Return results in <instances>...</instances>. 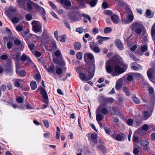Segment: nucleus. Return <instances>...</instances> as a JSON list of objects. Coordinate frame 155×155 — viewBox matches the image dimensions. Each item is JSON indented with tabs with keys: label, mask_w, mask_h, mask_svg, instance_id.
Segmentation results:
<instances>
[{
	"label": "nucleus",
	"mask_w": 155,
	"mask_h": 155,
	"mask_svg": "<svg viewBox=\"0 0 155 155\" xmlns=\"http://www.w3.org/2000/svg\"><path fill=\"white\" fill-rule=\"evenodd\" d=\"M70 19L72 21L74 22L81 20V17L80 14H77L71 17Z\"/></svg>",
	"instance_id": "nucleus-8"
},
{
	"label": "nucleus",
	"mask_w": 155,
	"mask_h": 155,
	"mask_svg": "<svg viewBox=\"0 0 155 155\" xmlns=\"http://www.w3.org/2000/svg\"><path fill=\"white\" fill-rule=\"evenodd\" d=\"M131 69L132 70L135 71H138L139 69H141L142 68V67L140 64H137V66L132 65L131 67Z\"/></svg>",
	"instance_id": "nucleus-30"
},
{
	"label": "nucleus",
	"mask_w": 155,
	"mask_h": 155,
	"mask_svg": "<svg viewBox=\"0 0 155 155\" xmlns=\"http://www.w3.org/2000/svg\"><path fill=\"white\" fill-rule=\"evenodd\" d=\"M96 44L94 42H90L89 47L92 50L94 48V47L96 46Z\"/></svg>",
	"instance_id": "nucleus-42"
},
{
	"label": "nucleus",
	"mask_w": 155,
	"mask_h": 155,
	"mask_svg": "<svg viewBox=\"0 0 155 155\" xmlns=\"http://www.w3.org/2000/svg\"><path fill=\"white\" fill-rule=\"evenodd\" d=\"M79 77L80 79L83 81H87L86 74L83 72H80L79 73Z\"/></svg>",
	"instance_id": "nucleus-23"
},
{
	"label": "nucleus",
	"mask_w": 155,
	"mask_h": 155,
	"mask_svg": "<svg viewBox=\"0 0 155 155\" xmlns=\"http://www.w3.org/2000/svg\"><path fill=\"white\" fill-rule=\"evenodd\" d=\"M133 123V121L131 119H130L127 121V123L129 125L131 126Z\"/></svg>",
	"instance_id": "nucleus-62"
},
{
	"label": "nucleus",
	"mask_w": 155,
	"mask_h": 155,
	"mask_svg": "<svg viewBox=\"0 0 155 155\" xmlns=\"http://www.w3.org/2000/svg\"><path fill=\"white\" fill-rule=\"evenodd\" d=\"M63 21L65 25V26L67 28L70 29L71 28V27L69 23L66 20H64Z\"/></svg>",
	"instance_id": "nucleus-58"
},
{
	"label": "nucleus",
	"mask_w": 155,
	"mask_h": 155,
	"mask_svg": "<svg viewBox=\"0 0 155 155\" xmlns=\"http://www.w3.org/2000/svg\"><path fill=\"white\" fill-rule=\"evenodd\" d=\"M81 47V45L79 42H76L74 44V48L76 50H79L80 49Z\"/></svg>",
	"instance_id": "nucleus-27"
},
{
	"label": "nucleus",
	"mask_w": 155,
	"mask_h": 155,
	"mask_svg": "<svg viewBox=\"0 0 155 155\" xmlns=\"http://www.w3.org/2000/svg\"><path fill=\"white\" fill-rule=\"evenodd\" d=\"M62 73V69L60 68H57L56 71V74L59 75L61 74Z\"/></svg>",
	"instance_id": "nucleus-50"
},
{
	"label": "nucleus",
	"mask_w": 155,
	"mask_h": 155,
	"mask_svg": "<svg viewBox=\"0 0 155 155\" xmlns=\"http://www.w3.org/2000/svg\"><path fill=\"white\" fill-rule=\"evenodd\" d=\"M143 25L137 22L133 23L131 25L130 28L133 31H134L137 34H140L142 32Z\"/></svg>",
	"instance_id": "nucleus-3"
},
{
	"label": "nucleus",
	"mask_w": 155,
	"mask_h": 155,
	"mask_svg": "<svg viewBox=\"0 0 155 155\" xmlns=\"http://www.w3.org/2000/svg\"><path fill=\"white\" fill-rule=\"evenodd\" d=\"M111 136L113 138L119 141L123 140L126 137L124 134L122 133L117 134H113Z\"/></svg>",
	"instance_id": "nucleus-7"
},
{
	"label": "nucleus",
	"mask_w": 155,
	"mask_h": 155,
	"mask_svg": "<svg viewBox=\"0 0 155 155\" xmlns=\"http://www.w3.org/2000/svg\"><path fill=\"white\" fill-rule=\"evenodd\" d=\"M28 0H18L17 2L20 5H25V1Z\"/></svg>",
	"instance_id": "nucleus-38"
},
{
	"label": "nucleus",
	"mask_w": 155,
	"mask_h": 155,
	"mask_svg": "<svg viewBox=\"0 0 155 155\" xmlns=\"http://www.w3.org/2000/svg\"><path fill=\"white\" fill-rule=\"evenodd\" d=\"M99 108H97L96 110V119L98 122L101 121L103 117V116L100 113Z\"/></svg>",
	"instance_id": "nucleus-9"
},
{
	"label": "nucleus",
	"mask_w": 155,
	"mask_h": 155,
	"mask_svg": "<svg viewBox=\"0 0 155 155\" xmlns=\"http://www.w3.org/2000/svg\"><path fill=\"white\" fill-rule=\"evenodd\" d=\"M123 91L125 93L127 96H129L130 95V93L129 91L128 88L126 87H124L123 88Z\"/></svg>",
	"instance_id": "nucleus-33"
},
{
	"label": "nucleus",
	"mask_w": 155,
	"mask_h": 155,
	"mask_svg": "<svg viewBox=\"0 0 155 155\" xmlns=\"http://www.w3.org/2000/svg\"><path fill=\"white\" fill-rule=\"evenodd\" d=\"M153 72V70L151 68L149 69L147 71V76L149 79L153 82V81L152 80L153 77L152 74Z\"/></svg>",
	"instance_id": "nucleus-18"
},
{
	"label": "nucleus",
	"mask_w": 155,
	"mask_h": 155,
	"mask_svg": "<svg viewBox=\"0 0 155 155\" xmlns=\"http://www.w3.org/2000/svg\"><path fill=\"white\" fill-rule=\"evenodd\" d=\"M98 150L102 153H104L106 152L105 147L102 145H99L97 146Z\"/></svg>",
	"instance_id": "nucleus-22"
},
{
	"label": "nucleus",
	"mask_w": 155,
	"mask_h": 155,
	"mask_svg": "<svg viewBox=\"0 0 155 155\" xmlns=\"http://www.w3.org/2000/svg\"><path fill=\"white\" fill-rule=\"evenodd\" d=\"M116 62H117V64H116V65H118L115 66L114 68V71L112 73V76H113L118 75L125 71V70L123 68L120 67L119 66V65H122L124 68H127V65L124 64L118 60H116Z\"/></svg>",
	"instance_id": "nucleus-1"
},
{
	"label": "nucleus",
	"mask_w": 155,
	"mask_h": 155,
	"mask_svg": "<svg viewBox=\"0 0 155 155\" xmlns=\"http://www.w3.org/2000/svg\"><path fill=\"white\" fill-rule=\"evenodd\" d=\"M21 61H28V62L29 63H32V61L30 58L27 55L25 54H23L21 58Z\"/></svg>",
	"instance_id": "nucleus-10"
},
{
	"label": "nucleus",
	"mask_w": 155,
	"mask_h": 155,
	"mask_svg": "<svg viewBox=\"0 0 155 155\" xmlns=\"http://www.w3.org/2000/svg\"><path fill=\"white\" fill-rule=\"evenodd\" d=\"M66 38V36L65 35H62L59 36L58 38H57V40L58 41H60L61 42H64L65 41V39Z\"/></svg>",
	"instance_id": "nucleus-28"
},
{
	"label": "nucleus",
	"mask_w": 155,
	"mask_h": 155,
	"mask_svg": "<svg viewBox=\"0 0 155 155\" xmlns=\"http://www.w3.org/2000/svg\"><path fill=\"white\" fill-rule=\"evenodd\" d=\"M133 77L132 75L129 74L127 78V80L128 81H131L133 80Z\"/></svg>",
	"instance_id": "nucleus-59"
},
{
	"label": "nucleus",
	"mask_w": 155,
	"mask_h": 155,
	"mask_svg": "<svg viewBox=\"0 0 155 155\" xmlns=\"http://www.w3.org/2000/svg\"><path fill=\"white\" fill-rule=\"evenodd\" d=\"M30 86L32 90H35L37 87V85L36 82L33 81H31L30 82Z\"/></svg>",
	"instance_id": "nucleus-29"
},
{
	"label": "nucleus",
	"mask_w": 155,
	"mask_h": 155,
	"mask_svg": "<svg viewBox=\"0 0 155 155\" xmlns=\"http://www.w3.org/2000/svg\"><path fill=\"white\" fill-rule=\"evenodd\" d=\"M143 116L144 119L147 120L150 117V115L148 111H145L143 113Z\"/></svg>",
	"instance_id": "nucleus-35"
},
{
	"label": "nucleus",
	"mask_w": 155,
	"mask_h": 155,
	"mask_svg": "<svg viewBox=\"0 0 155 155\" xmlns=\"http://www.w3.org/2000/svg\"><path fill=\"white\" fill-rule=\"evenodd\" d=\"M95 53H98L100 51V49L97 46L94 47V48L92 50Z\"/></svg>",
	"instance_id": "nucleus-52"
},
{
	"label": "nucleus",
	"mask_w": 155,
	"mask_h": 155,
	"mask_svg": "<svg viewBox=\"0 0 155 155\" xmlns=\"http://www.w3.org/2000/svg\"><path fill=\"white\" fill-rule=\"evenodd\" d=\"M32 6L37 9V8L39 7V5L34 3L31 0H28L27 3V8L28 10H31L32 8Z\"/></svg>",
	"instance_id": "nucleus-6"
},
{
	"label": "nucleus",
	"mask_w": 155,
	"mask_h": 155,
	"mask_svg": "<svg viewBox=\"0 0 155 155\" xmlns=\"http://www.w3.org/2000/svg\"><path fill=\"white\" fill-rule=\"evenodd\" d=\"M106 69L107 72L108 73H113V68L107 62L106 63Z\"/></svg>",
	"instance_id": "nucleus-16"
},
{
	"label": "nucleus",
	"mask_w": 155,
	"mask_h": 155,
	"mask_svg": "<svg viewBox=\"0 0 155 155\" xmlns=\"http://www.w3.org/2000/svg\"><path fill=\"white\" fill-rule=\"evenodd\" d=\"M16 29L18 31L20 32L22 31L23 28L21 26H18L16 27Z\"/></svg>",
	"instance_id": "nucleus-63"
},
{
	"label": "nucleus",
	"mask_w": 155,
	"mask_h": 155,
	"mask_svg": "<svg viewBox=\"0 0 155 155\" xmlns=\"http://www.w3.org/2000/svg\"><path fill=\"white\" fill-rule=\"evenodd\" d=\"M77 58L78 60H80L82 58V53L81 52L78 53L76 55Z\"/></svg>",
	"instance_id": "nucleus-43"
},
{
	"label": "nucleus",
	"mask_w": 155,
	"mask_h": 155,
	"mask_svg": "<svg viewBox=\"0 0 155 155\" xmlns=\"http://www.w3.org/2000/svg\"><path fill=\"white\" fill-rule=\"evenodd\" d=\"M6 45L7 48L9 49H10L12 46V44L11 42L9 41L7 43Z\"/></svg>",
	"instance_id": "nucleus-60"
},
{
	"label": "nucleus",
	"mask_w": 155,
	"mask_h": 155,
	"mask_svg": "<svg viewBox=\"0 0 155 155\" xmlns=\"http://www.w3.org/2000/svg\"><path fill=\"white\" fill-rule=\"evenodd\" d=\"M84 59L85 61L86 60L89 59L90 60H92L94 59V56L92 54L88 53H86L84 55Z\"/></svg>",
	"instance_id": "nucleus-14"
},
{
	"label": "nucleus",
	"mask_w": 155,
	"mask_h": 155,
	"mask_svg": "<svg viewBox=\"0 0 155 155\" xmlns=\"http://www.w3.org/2000/svg\"><path fill=\"white\" fill-rule=\"evenodd\" d=\"M149 129L148 125L144 124L143 125L141 129L144 131H147Z\"/></svg>",
	"instance_id": "nucleus-40"
},
{
	"label": "nucleus",
	"mask_w": 155,
	"mask_h": 155,
	"mask_svg": "<svg viewBox=\"0 0 155 155\" xmlns=\"http://www.w3.org/2000/svg\"><path fill=\"white\" fill-rule=\"evenodd\" d=\"M19 75L21 77H23L25 76L26 75V74L25 71L23 70H20L19 73Z\"/></svg>",
	"instance_id": "nucleus-41"
},
{
	"label": "nucleus",
	"mask_w": 155,
	"mask_h": 155,
	"mask_svg": "<svg viewBox=\"0 0 155 155\" xmlns=\"http://www.w3.org/2000/svg\"><path fill=\"white\" fill-rule=\"evenodd\" d=\"M82 15L83 17L85 18L83 19V21L84 22L87 23V19H88V20L91 22V18L87 14H83Z\"/></svg>",
	"instance_id": "nucleus-25"
},
{
	"label": "nucleus",
	"mask_w": 155,
	"mask_h": 155,
	"mask_svg": "<svg viewBox=\"0 0 155 155\" xmlns=\"http://www.w3.org/2000/svg\"><path fill=\"white\" fill-rule=\"evenodd\" d=\"M114 99L112 97L108 98L105 97L104 99V101L105 103H112L113 102Z\"/></svg>",
	"instance_id": "nucleus-31"
},
{
	"label": "nucleus",
	"mask_w": 155,
	"mask_h": 155,
	"mask_svg": "<svg viewBox=\"0 0 155 155\" xmlns=\"http://www.w3.org/2000/svg\"><path fill=\"white\" fill-rule=\"evenodd\" d=\"M147 46L144 45L141 47V50L142 52H144L147 51Z\"/></svg>",
	"instance_id": "nucleus-54"
},
{
	"label": "nucleus",
	"mask_w": 155,
	"mask_h": 155,
	"mask_svg": "<svg viewBox=\"0 0 155 155\" xmlns=\"http://www.w3.org/2000/svg\"><path fill=\"white\" fill-rule=\"evenodd\" d=\"M57 49L56 45L54 42H52L48 47V51H50L55 50Z\"/></svg>",
	"instance_id": "nucleus-11"
},
{
	"label": "nucleus",
	"mask_w": 155,
	"mask_h": 155,
	"mask_svg": "<svg viewBox=\"0 0 155 155\" xmlns=\"http://www.w3.org/2000/svg\"><path fill=\"white\" fill-rule=\"evenodd\" d=\"M27 43L31 51H32L35 49V45L33 43H31L30 41H27Z\"/></svg>",
	"instance_id": "nucleus-24"
},
{
	"label": "nucleus",
	"mask_w": 155,
	"mask_h": 155,
	"mask_svg": "<svg viewBox=\"0 0 155 155\" xmlns=\"http://www.w3.org/2000/svg\"><path fill=\"white\" fill-rule=\"evenodd\" d=\"M5 30L6 32L10 36H12V32L7 27L5 28Z\"/></svg>",
	"instance_id": "nucleus-61"
},
{
	"label": "nucleus",
	"mask_w": 155,
	"mask_h": 155,
	"mask_svg": "<svg viewBox=\"0 0 155 155\" xmlns=\"http://www.w3.org/2000/svg\"><path fill=\"white\" fill-rule=\"evenodd\" d=\"M97 39L98 40V42L100 43V44H102L103 41L104 40H107L110 39V38L107 37H102L99 35L97 36Z\"/></svg>",
	"instance_id": "nucleus-17"
},
{
	"label": "nucleus",
	"mask_w": 155,
	"mask_h": 155,
	"mask_svg": "<svg viewBox=\"0 0 155 155\" xmlns=\"http://www.w3.org/2000/svg\"><path fill=\"white\" fill-rule=\"evenodd\" d=\"M89 36H90V35H89V34L86 33V34H85V35H84V36L83 37V40L84 42L85 43H86L87 42V40H86L85 38H88L89 37Z\"/></svg>",
	"instance_id": "nucleus-44"
},
{
	"label": "nucleus",
	"mask_w": 155,
	"mask_h": 155,
	"mask_svg": "<svg viewBox=\"0 0 155 155\" xmlns=\"http://www.w3.org/2000/svg\"><path fill=\"white\" fill-rule=\"evenodd\" d=\"M61 3L67 7H69L71 5V2L69 0H61Z\"/></svg>",
	"instance_id": "nucleus-19"
},
{
	"label": "nucleus",
	"mask_w": 155,
	"mask_h": 155,
	"mask_svg": "<svg viewBox=\"0 0 155 155\" xmlns=\"http://www.w3.org/2000/svg\"><path fill=\"white\" fill-rule=\"evenodd\" d=\"M133 99L134 100V102L136 104H139L140 103V101L139 99L137 98L135 96H134L133 97Z\"/></svg>",
	"instance_id": "nucleus-36"
},
{
	"label": "nucleus",
	"mask_w": 155,
	"mask_h": 155,
	"mask_svg": "<svg viewBox=\"0 0 155 155\" xmlns=\"http://www.w3.org/2000/svg\"><path fill=\"white\" fill-rule=\"evenodd\" d=\"M115 43L117 48L119 49L120 50H122L123 49V45L120 40L119 39H117L115 41Z\"/></svg>",
	"instance_id": "nucleus-13"
},
{
	"label": "nucleus",
	"mask_w": 155,
	"mask_h": 155,
	"mask_svg": "<svg viewBox=\"0 0 155 155\" xmlns=\"http://www.w3.org/2000/svg\"><path fill=\"white\" fill-rule=\"evenodd\" d=\"M25 18L28 21H30L32 18V15L30 14H28L26 15Z\"/></svg>",
	"instance_id": "nucleus-53"
},
{
	"label": "nucleus",
	"mask_w": 155,
	"mask_h": 155,
	"mask_svg": "<svg viewBox=\"0 0 155 155\" xmlns=\"http://www.w3.org/2000/svg\"><path fill=\"white\" fill-rule=\"evenodd\" d=\"M140 144L141 146H144L146 145H148L149 142L146 140H143L140 142Z\"/></svg>",
	"instance_id": "nucleus-34"
},
{
	"label": "nucleus",
	"mask_w": 155,
	"mask_h": 155,
	"mask_svg": "<svg viewBox=\"0 0 155 155\" xmlns=\"http://www.w3.org/2000/svg\"><path fill=\"white\" fill-rule=\"evenodd\" d=\"M113 112L111 114L114 115H115L118 111L117 109L114 107H112V108Z\"/></svg>",
	"instance_id": "nucleus-47"
},
{
	"label": "nucleus",
	"mask_w": 155,
	"mask_h": 155,
	"mask_svg": "<svg viewBox=\"0 0 155 155\" xmlns=\"http://www.w3.org/2000/svg\"><path fill=\"white\" fill-rule=\"evenodd\" d=\"M94 74L93 73H90L88 76L87 77V81H89V80L91 79L94 76Z\"/></svg>",
	"instance_id": "nucleus-51"
},
{
	"label": "nucleus",
	"mask_w": 155,
	"mask_h": 155,
	"mask_svg": "<svg viewBox=\"0 0 155 155\" xmlns=\"http://www.w3.org/2000/svg\"><path fill=\"white\" fill-rule=\"evenodd\" d=\"M48 3L52 8H53L54 9H56L57 8H56V6L54 5V4L51 1H49L48 2Z\"/></svg>",
	"instance_id": "nucleus-57"
},
{
	"label": "nucleus",
	"mask_w": 155,
	"mask_h": 155,
	"mask_svg": "<svg viewBox=\"0 0 155 155\" xmlns=\"http://www.w3.org/2000/svg\"><path fill=\"white\" fill-rule=\"evenodd\" d=\"M22 80L19 79H16L14 80V83L15 86L17 87H19L20 86V83Z\"/></svg>",
	"instance_id": "nucleus-32"
},
{
	"label": "nucleus",
	"mask_w": 155,
	"mask_h": 155,
	"mask_svg": "<svg viewBox=\"0 0 155 155\" xmlns=\"http://www.w3.org/2000/svg\"><path fill=\"white\" fill-rule=\"evenodd\" d=\"M111 18L113 23L114 24H118L120 21L118 16L115 14H113L111 15Z\"/></svg>",
	"instance_id": "nucleus-12"
},
{
	"label": "nucleus",
	"mask_w": 155,
	"mask_h": 155,
	"mask_svg": "<svg viewBox=\"0 0 155 155\" xmlns=\"http://www.w3.org/2000/svg\"><path fill=\"white\" fill-rule=\"evenodd\" d=\"M11 21L13 23L16 24L18 22L19 19L17 17H14L12 18Z\"/></svg>",
	"instance_id": "nucleus-39"
},
{
	"label": "nucleus",
	"mask_w": 155,
	"mask_h": 155,
	"mask_svg": "<svg viewBox=\"0 0 155 155\" xmlns=\"http://www.w3.org/2000/svg\"><path fill=\"white\" fill-rule=\"evenodd\" d=\"M40 91V93L41 94L44 100V102L48 104V97L47 92L45 89L42 87H39L37 89L36 91ZM48 106V104L45 105L43 104V107H42V109H45Z\"/></svg>",
	"instance_id": "nucleus-2"
},
{
	"label": "nucleus",
	"mask_w": 155,
	"mask_h": 155,
	"mask_svg": "<svg viewBox=\"0 0 155 155\" xmlns=\"http://www.w3.org/2000/svg\"><path fill=\"white\" fill-rule=\"evenodd\" d=\"M143 150L146 152H147L150 150V147L148 145H146L143 147Z\"/></svg>",
	"instance_id": "nucleus-56"
},
{
	"label": "nucleus",
	"mask_w": 155,
	"mask_h": 155,
	"mask_svg": "<svg viewBox=\"0 0 155 155\" xmlns=\"http://www.w3.org/2000/svg\"><path fill=\"white\" fill-rule=\"evenodd\" d=\"M32 25L33 26L32 30L34 32L37 33L41 32V26L39 22L34 20L32 22Z\"/></svg>",
	"instance_id": "nucleus-4"
},
{
	"label": "nucleus",
	"mask_w": 155,
	"mask_h": 155,
	"mask_svg": "<svg viewBox=\"0 0 155 155\" xmlns=\"http://www.w3.org/2000/svg\"><path fill=\"white\" fill-rule=\"evenodd\" d=\"M98 0H80V4L82 6L85 7V4H89L91 7H95L97 2Z\"/></svg>",
	"instance_id": "nucleus-5"
},
{
	"label": "nucleus",
	"mask_w": 155,
	"mask_h": 155,
	"mask_svg": "<svg viewBox=\"0 0 155 155\" xmlns=\"http://www.w3.org/2000/svg\"><path fill=\"white\" fill-rule=\"evenodd\" d=\"M151 35H155V24L153 25L151 29Z\"/></svg>",
	"instance_id": "nucleus-48"
},
{
	"label": "nucleus",
	"mask_w": 155,
	"mask_h": 155,
	"mask_svg": "<svg viewBox=\"0 0 155 155\" xmlns=\"http://www.w3.org/2000/svg\"><path fill=\"white\" fill-rule=\"evenodd\" d=\"M8 58V56L6 54L2 55L0 56V58L3 60H6Z\"/></svg>",
	"instance_id": "nucleus-64"
},
{
	"label": "nucleus",
	"mask_w": 155,
	"mask_h": 155,
	"mask_svg": "<svg viewBox=\"0 0 155 155\" xmlns=\"http://www.w3.org/2000/svg\"><path fill=\"white\" fill-rule=\"evenodd\" d=\"M15 44L17 46H19L22 43L21 41L18 39H16L14 41Z\"/></svg>",
	"instance_id": "nucleus-49"
},
{
	"label": "nucleus",
	"mask_w": 155,
	"mask_h": 155,
	"mask_svg": "<svg viewBox=\"0 0 155 155\" xmlns=\"http://www.w3.org/2000/svg\"><path fill=\"white\" fill-rule=\"evenodd\" d=\"M128 11L130 14L128 16V20L130 21V22H131L134 19V16L132 13L131 11L130 10V9H128Z\"/></svg>",
	"instance_id": "nucleus-26"
},
{
	"label": "nucleus",
	"mask_w": 155,
	"mask_h": 155,
	"mask_svg": "<svg viewBox=\"0 0 155 155\" xmlns=\"http://www.w3.org/2000/svg\"><path fill=\"white\" fill-rule=\"evenodd\" d=\"M99 108L100 113H101L103 114L106 115L108 113V110L106 107H102L101 108L100 107H98L97 108Z\"/></svg>",
	"instance_id": "nucleus-20"
},
{
	"label": "nucleus",
	"mask_w": 155,
	"mask_h": 155,
	"mask_svg": "<svg viewBox=\"0 0 155 155\" xmlns=\"http://www.w3.org/2000/svg\"><path fill=\"white\" fill-rule=\"evenodd\" d=\"M9 10L12 13H15L16 11V8L13 6H10L9 8Z\"/></svg>",
	"instance_id": "nucleus-45"
},
{
	"label": "nucleus",
	"mask_w": 155,
	"mask_h": 155,
	"mask_svg": "<svg viewBox=\"0 0 155 155\" xmlns=\"http://www.w3.org/2000/svg\"><path fill=\"white\" fill-rule=\"evenodd\" d=\"M112 31V28L110 27H106L104 29V32L105 34L110 33Z\"/></svg>",
	"instance_id": "nucleus-37"
},
{
	"label": "nucleus",
	"mask_w": 155,
	"mask_h": 155,
	"mask_svg": "<svg viewBox=\"0 0 155 155\" xmlns=\"http://www.w3.org/2000/svg\"><path fill=\"white\" fill-rule=\"evenodd\" d=\"M43 122L44 123V125L46 128H48L49 126L48 122L47 120H43Z\"/></svg>",
	"instance_id": "nucleus-55"
},
{
	"label": "nucleus",
	"mask_w": 155,
	"mask_h": 155,
	"mask_svg": "<svg viewBox=\"0 0 155 155\" xmlns=\"http://www.w3.org/2000/svg\"><path fill=\"white\" fill-rule=\"evenodd\" d=\"M50 68H46V70L48 72L51 73H55V66L53 64H51L50 65Z\"/></svg>",
	"instance_id": "nucleus-21"
},
{
	"label": "nucleus",
	"mask_w": 155,
	"mask_h": 155,
	"mask_svg": "<svg viewBox=\"0 0 155 155\" xmlns=\"http://www.w3.org/2000/svg\"><path fill=\"white\" fill-rule=\"evenodd\" d=\"M37 10L41 11V13L42 15L43 19L44 20H46V17L45 16L46 14L45 10L42 7H40L39 6L38 8H37Z\"/></svg>",
	"instance_id": "nucleus-15"
},
{
	"label": "nucleus",
	"mask_w": 155,
	"mask_h": 155,
	"mask_svg": "<svg viewBox=\"0 0 155 155\" xmlns=\"http://www.w3.org/2000/svg\"><path fill=\"white\" fill-rule=\"evenodd\" d=\"M139 137L137 136L136 135L134 134L133 137V142H136L138 141Z\"/></svg>",
	"instance_id": "nucleus-46"
}]
</instances>
